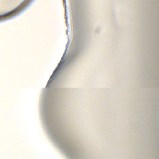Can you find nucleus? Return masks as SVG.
<instances>
[{"mask_svg":"<svg viewBox=\"0 0 159 159\" xmlns=\"http://www.w3.org/2000/svg\"><path fill=\"white\" fill-rule=\"evenodd\" d=\"M2 16H0V17Z\"/></svg>","mask_w":159,"mask_h":159,"instance_id":"nucleus-4","label":"nucleus"},{"mask_svg":"<svg viewBox=\"0 0 159 159\" xmlns=\"http://www.w3.org/2000/svg\"><path fill=\"white\" fill-rule=\"evenodd\" d=\"M65 54L66 52H65V53H64L61 61L59 62L56 68V69L54 71V72L53 73L52 75L50 78V80L48 83L47 86L49 85H50V84H51V82H52V80L53 79V77H54L55 75H56L57 71H58V70H60V69L61 68V66L62 65V64L63 63V60L64 58Z\"/></svg>","mask_w":159,"mask_h":159,"instance_id":"nucleus-1","label":"nucleus"},{"mask_svg":"<svg viewBox=\"0 0 159 159\" xmlns=\"http://www.w3.org/2000/svg\"><path fill=\"white\" fill-rule=\"evenodd\" d=\"M63 2L65 4H66V0H63Z\"/></svg>","mask_w":159,"mask_h":159,"instance_id":"nucleus-3","label":"nucleus"},{"mask_svg":"<svg viewBox=\"0 0 159 159\" xmlns=\"http://www.w3.org/2000/svg\"><path fill=\"white\" fill-rule=\"evenodd\" d=\"M19 10L18 11H17V10H14L10 12H9L8 13H7L5 15H7L10 17L13 16H14V15H15V14H16V13H18V12H19Z\"/></svg>","mask_w":159,"mask_h":159,"instance_id":"nucleus-2","label":"nucleus"}]
</instances>
